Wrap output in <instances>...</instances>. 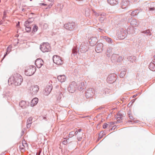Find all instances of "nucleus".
<instances>
[{
  "instance_id": "obj_1",
  "label": "nucleus",
  "mask_w": 155,
  "mask_h": 155,
  "mask_svg": "<svg viewBox=\"0 0 155 155\" xmlns=\"http://www.w3.org/2000/svg\"><path fill=\"white\" fill-rule=\"evenodd\" d=\"M12 80L13 82L11 84L13 83L15 85H19L21 84L23 81V79L22 77L19 74L16 73L14 74L13 77H10L8 79V82Z\"/></svg>"
},
{
  "instance_id": "obj_2",
  "label": "nucleus",
  "mask_w": 155,
  "mask_h": 155,
  "mask_svg": "<svg viewBox=\"0 0 155 155\" xmlns=\"http://www.w3.org/2000/svg\"><path fill=\"white\" fill-rule=\"evenodd\" d=\"M131 29V28H128L127 30V31L125 30H124L123 29L121 30L120 31H119L117 33V36L119 39H124L127 35V33H129L130 34V32H129V30ZM133 29V28H132Z\"/></svg>"
},
{
  "instance_id": "obj_3",
  "label": "nucleus",
  "mask_w": 155,
  "mask_h": 155,
  "mask_svg": "<svg viewBox=\"0 0 155 155\" xmlns=\"http://www.w3.org/2000/svg\"><path fill=\"white\" fill-rule=\"evenodd\" d=\"M36 68L33 65L30 66L26 68L25 70V74L27 76H31L35 72Z\"/></svg>"
},
{
  "instance_id": "obj_4",
  "label": "nucleus",
  "mask_w": 155,
  "mask_h": 155,
  "mask_svg": "<svg viewBox=\"0 0 155 155\" xmlns=\"http://www.w3.org/2000/svg\"><path fill=\"white\" fill-rule=\"evenodd\" d=\"M110 59L113 62H120L123 60L124 58L122 56H120L117 54H113L111 56Z\"/></svg>"
},
{
  "instance_id": "obj_5",
  "label": "nucleus",
  "mask_w": 155,
  "mask_h": 155,
  "mask_svg": "<svg viewBox=\"0 0 155 155\" xmlns=\"http://www.w3.org/2000/svg\"><path fill=\"white\" fill-rule=\"evenodd\" d=\"M40 49L43 52L50 51L51 47L48 43L44 42L40 45Z\"/></svg>"
},
{
  "instance_id": "obj_6",
  "label": "nucleus",
  "mask_w": 155,
  "mask_h": 155,
  "mask_svg": "<svg viewBox=\"0 0 155 155\" xmlns=\"http://www.w3.org/2000/svg\"><path fill=\"white\" fill-rule=\"evenodd\" d=\"M89 44L87 41L83 42L81 45L79 47V49L81 53H85L88 49Z\"/></svg>"
},
{
  "instance_id": "obj_7",
  "label": "nucleus",
  "mask_w": 155,
  "mask_h": 155,
  "mask_svg": "<svg viewBox=\"0 0 155 155\" xmlns=\"http://www.w3.org/2000/svg\"><path fill=\"white\" fill-rule=\"evenodd\" d=\"M77 88V85L76 83L73 81L71 83L68 88V91L71 93H74Z\"/></svg>"
},
{
  "instance_id": "obj_8",
  "label": "nucleus",
  "mask_w": 155,
  "mask_h": 155,
  "mask_svg": "<svg viewBox=\"0 0 155 155\" xmlns=\"http://www.w3.org/2000/svg\"><path fill=\"white\" fill-rule=\"evenodd\" d=\"M76 26V24L74 22L68 23L64 25V28L69 30H73Z\"/></svg>"
},
{
  "instance_id": "obj_9",
  "label": "nucleus",
  "mask_w": 155,
  "mask_h": 155,
  "mask_svg": "<svg viewBox=\"0 0 155 155\" xmlns=\"http://www.w3.org/2000/svg\"><path fill=\"white\" fill-rule=\"evenodd\" d=\"M53 60L54 62L57 65H61L63 63V61L60 57L57 55H54L53 56Z\"/></svg>"
},
{
  "instance_id": "obj_10",
  "label": "nucleus",
  "mask_w": 155,
  "mask_h": 155,
  "mask_svg": "<svg viewBox=\"0 0 155 155\" xmlns=\"http://www.w3.org/2000/svg\"><path fill=\"white\" fill-rule=\"evenodd\" d=\"M116 75L115 74H111L108 75L107 78V81L109 83H113L116 80Z\"/></svg>"
},
{
  "instance_id": "obj_11",
  "label": "nucleus",
  "mask_w": 155,
  "mask_h": 155,
  "mask_svg": "<svg viewBox=\"0 0 155 155\" xmlns=\"http://www.w3.org/2000/svg\"><path fill=\"white\" fill-rule=\"evenodd\" d=\"M94 90L91 88H89L85 93V96L87 98L91 97L94 94Z\"/></svg>"
},
{
  "instance_id": "obj_12",
  "label": "nucleus",
  "mask_w": 155,
  "mask_h": 155,
  "mask_svg": "<svg viewBox=\"0 0 155 155\" xmlns=\"http://www.w3.org/2000/svg\"><path fill=\"white\" fill-rule=\"evenodd\" d=\"M39 89V87L37 85L31 86L30 89L31 93L32 95L36 94L38 91Z\"/></svg>"
},
{
  "instance_id": "obj_13",
  "label": "nucleus",
  "mask_w": 155,
  "mask_h": 155,
  "mask_svg": "<svg viewBox=\"0 0 155 155\" xmlns=\"http://www.w3.org/2000/svg\"><path fill=\"white\" fill-rule=\"evenodd\" d=\"M52 89V86L51 84L47 85L45 89V94L46 95H48L50 93Z\"/></svg>"
},
{
  "instance_id": "obj_14",
  "label": "nucleus",
  "mask_w": 155,
  "mask_h": 155,
  "mask_svg": "<svg viewBox=\"0 0 155 155\" xmlns=\"http://www.w3.org/2000/svg\"><path fill=\"white\" fill-rule=\"evenodd\" d=\"M35 64L38 68H40L43 64V61L41 58L38 59L35 61Z\"/></svg>"
},
{
  "instance_id": "obj_15",
  "label": "nucleus",
  "mask_w": 155,
  "mask_h": 155,
  "mask_svg": "<svg viewBox=\"0 0 155 155\" xmlns=\"http://www.w3.org/2000/svg\"><path fill=\"white\" fill-rule=\"evenodd\" d=\"M98 39L96 37L91 38L89 40V43L91 46H94L95 45Z\"/></svg>"
},
{
  "instance_id": "obj_16",
  "label": "nucleus",
  "mask_w": 155,
  "mask_h": 155,
  "mask_svg": "<svg viewBox=\"0 0 155 155\" xmlns=\"http://www.w3.org/2000/svg\"><path fill=\"white\" fill-rule=\"evenodd\" d=\"M103 47V45L102 43H99L97 44L95 49L97 53L100 52L102 51Z\"/></svg>"
},
{
  "instance_id": "obj_17",
  "label": "nucleus",
  "mask_w": 155,
  "mask_h": 155,
  "mask_svg": "<svg viewBox=\"0 0 155 155\" xmlns=\"http://www.w3.org/2000/svg\"><path fill=\"white\" fill-rule=\"evenodd\" d=\"M129 4V2L128 0H122L120 4V7L122 8H125Z\"/></svg>"
},
{
  "instance_id": "obj_18",
  "label": "nucleus",
  "mask_w": 155,
  "mask_h": 155,
  "mask_svg": "<svg viewBox=\"0 0 155 155\" xmlns=\"http://www.w3.org/2000/svg\"><path fill=\"white\" fill-rule=\"evenodd\" d=\"M57 79L61 82L65 81L66 80V77L64 75H60L58 76Z\"/></svg>"
},
{
  "instance_id": "obj_19",
  "label": "nucleus",
  "mask_w": 155,
  "mask_h": 155,
  "mask_svg": "<svg viewBox=\"0 0 155 155\" xmlns=\"http://www.w3.org/2000/svg\"><path fill=\"white\" fill-rule=\"evenodd\" d=\"M101 38L105 39L106 40V41L109 43L111 44L113 42L112 40L110 38H108L106 36H101Z\"/></svg>"
},
{
  "instance_id": "obj_20",
  "label": "nucleus",
  "mask_w": 155,
  "mask_h": 155,
  "mask_svg": "<svg viewBox=\"0 0 155 155\" xmlns=\"http://www.w3.org/2000/svg\"><path fill=\"white\" fill-rule=\"evenodd\" d=\"M38 99L37 98H33L31 101V105L32 107L34 106L38 103Z\"/></svg>"
},
{
  "instance_id": "obj_21",
  "label": "nucleus",
  "mask_w": 155,
  "mask_h": 155,
  "mask_svg": "<svg viewBox=\"0 0 155 155\" xmlns=\"http://www.w3.org/2000/svg\"><path fill=\"white\" fill-rule=\"evenodd\" d=\"M128 21L130 22L131 25L133 26H136L138 25V24L137 20L135 19H133L131 21H130V20H129Z\"/></svg>"
},
{
  "instance_id": "obj_22",
  "label": "nucleus",
  "mask_w": 155,
  "mask_h": 155,
  "mask_svg": "<svg viewBox=\"0 0 155 155\" xmlns=\"http://www.w3.org/2000/svg\"><path fill=\"white\" fill-rule=\"evenodd\" d=\"M85 86V84L84 82H81L79 84L78 89L80 91H82L84 88Z\"/></svg>"
},
{
  "instance_id": "obj_23",
  "label": "nucleus",
  "mask_w": 155,
  "mask_h": 155,
  "mask_svg": "<svg viewBox=\"0 0 155 155\" xmlns=\"http://www.w3.org/2000/svg\"><path fill=\"white\" fill-rule=\"evenodd\" d=\"M123 118V116L122 114L120 113H118L117 114V122L118 123H120L121 122V120Z\"/></svg>"
},
{
  "instance_id": "obj_24",
  "label": "nucleus",
  "mask_w": 155,
  "mask_h": 155,
  "mask_svg": "<svg viewBox=\"0 0 155 155\" xmlns=\"http://www.w3.org/2000/svg\"><path fill=\"white\" fill-rule=\"evenodd\" d=\"M19 105L22 108H25L26 107L27 104L26 102L24 101H21L19 103Z\"/></svg>"
},
{
  "instance_id": "obj_25",
  "label": "nucleus",
  "mask_w": 155,
  "mask_h": 155,
  "mask_svg": "<svg viewBox=\"0 0 155 155\" xmlns=\"http://www.w3.org/2000/svg\"><path fill=\"white\" fill-rule=\"evenodd\" d=\"M127 59L129 61L132 62H133L136 60V57L134 56H130L128 57Z\"/></svg>"
},
{
  "instance_id": "obj_26",
  "label": "nucleus",
  "mask_w": 155,
  "mask_h": 155,
  "mask_svg": "<svg viewBox=\"0 0 155 155\" xmlns=\"http://www.w3.org/2000/svg\"><path fill=\"white\" fill-rule=\"evenodd\" d=\"M150 69L152 71H155V64L153 63H150L149 66Z\"/></svg>"
},
{
  "instance_id": "obj_27",
  "label": "nucleus",
  "mask_w": 155,
  "mask_h": 155,
  "mask_svg": "<svg viewBox=\"0 0 155 155\" xmlns=\"http://www.w3.org/2000/svg\"><path fill=\"white\" fill-rule=\"evenodd\" d=\"M11 46L10 45L8 46L6 49V52L5 54L4 57L3 58V59L5 57V56L10 52L11 50Z\"/></svg>"
},
{
  "instance_id": "obj_28",
  "label": "nucleus",
  "mask_w": 155,
  "mask_h": 155,
  "mask_svg": "<svg viewBox=\"0 0 155 155\" xmlns=\"http://www.w3.org/2000/svg\"><path fill=\"white\" fill-rule=\"evenodd\" d=\"M107 2L111 5H116L117 3L116 0H107Z\"/></svg>"
},
{
  "instance_id": "obj_29",
  "label": "nucleus",
  "mask_w": 155,
  "mask_h": 155,
  "mask_svg": "<svg viewBox=\"0 0 155 155\" xmlns=\"http://www.w3.org/2000/svg\"><path fill=\"white\" fill-rule=\"evenodd\" d=\"M61 91H60V93H59V94L58 95H59V96H58L57 97V100H60L61 97H62V96L63 95V92L64 91V89H62L61 90Z\"/></svg>"
},
{
  "instance_id": "obj_30",
  "label": "nucleus",
  "mask_w": 155,
  "mask_h": 155,
  "mask_svg": "<svg viewBox=\"0 0 155 155\" xmlns=\"http://www.w3.org/2000/svg\"><path fill=\"white\" fill-rule=\"evenodd\" d=\"M141 33L146 34L147 35H151V33L150 32V31L149 29L144 31H142Z\"/></svg>"
},
{
  "instance_id": "obj_31",
  "label": "nucleus",
  "mask_w": 155,
  "mask_h": 155,
  "mask_svg": "<svg viewBox=\"0 0 155 155\" xmlns=\"http://www.w3.org/2000/svg\"><path fill=\"white\" fill-rule=\"evenodd\" d=\"M112 48L111 47H109L107 48V56H109L111 52Z\"/></svg>"
},
{
  "instance_id": "obj_32",
  "label": "nucleus",
  "mask_w": 155,
  "mask_h": 155,
  "mask_svg": "<svg viewBox=\"0 0 155 155\" xmlns=\"http://www.w3.org/2000/svg\"><path fill=\"white\" fill-rule=\"evenodd\" d=\"M139 13V12H138V10H136L132 11L130 14V15L133 16H134L136 15L137 14H138Z\"/></svg>"
},
{
  "instance_id": "obj_33",
  "label": "nucleus",
  "mask_w": 155,
  "mask_h": 155,
  "mask_svg": "<svg viewBox=\"0 0 155 155\" xmlns=\"http://www.w3.org/2000/svg\"><path fill=\"white\" fill-rule=\"evenodd\" d=\"M48 1L51 2V3L49 4L48 7L46 8V9H47L48 8H50L54 4V0H48Z\"/></svg>"
},
{
  "instance_id": "obj_34",
  "label": "nucleus",
  "mask_w": 155,
  "mask_h": 155,
  "mask_svg": "<svg viewBox=\"0 0 155 155\" xmlns=\"http://www.w3.org/2000/svg\"><path fill=\"white\" fill-rule=\"evenodd\" d=\"M126 74V72L125 71H121L120 74V78H123L124 76Z\"/></svg>"
},
{
  "instance_id": "obj_35",
  "label": "nucleus",
  "mask_w": 155,
  "mask_h": 155,
  "mask_svg": "<svg viewBox=\"0 0 155 155\" xmlns=\"http://www.w3.org/2000/svg\"><path fill=\"white\" fill-rule=\"evenodd\" d=\"M25 26V30L27 32H28L30 31L31 28L30 25Z\"/></svg>"
},
{
  "instance_id": "obj_36",
  "label": "nucleus",
  "mask_w": 155,
  "mask_h": 155,
  "mask_svg": "<svg viewBox=\"0 0 155 155\" xmlns=\"http://www.w3.org/2000/svg\"><path fill=\"white\" fill-rule=\"evenodd\" d=\"M21 151H24L25 150V147L23 146V143H22L21 145H20L19 147Z\"/></svg>"
},
{
  "instance_id": "obj_37",
  "label": "nucleus",
  "mask_w": 155,
  "mask_h": 155,
  "mask_svg": "<svg viewBox=\"0 0 155 155\" xmlns=\"http://www.w3.org/2000/svg\"><path fill=\"white\" fill-rule=\"evenodd\" d=\"M90 10L88 9L87 8L85 10V14L86 15H90Z\"/></svg>"
},
{
  "instance_id": "obj_38",
  "label": "nucleus",
  "mask_w": 155,
  "mask_h": 155,
  "mask_svg": "<svg viewBox=\"0 0 155 155\" xmlns=\"http://www.w3.org/2000/svg\"><path fill=\"white\" fill-rule=\"evenodd\" d=\"M74 131H72L70 132L69 134V137H72L74 135Z\"/></svg>"
},
{
  "instance_id": "obj_39",
  "label": "nucleus",
  "mask_w": 155,
  "mask_h": 155,
  "mask_svg": "<svg viewBox=\"0 0 155 155\" xmlns=\"http://www.w3.org/2000/svg\"><path fill=\"white\" fill-rule=\"evenodd\" d=\"M32 118L31 117H29L27 121V123H28L29 124L32 123Z\"/></svg>"
},
{
  "instance_id": "obj_40",
  "label": "nucleus",
  "mask_w": 155,
  "mask_h": 155,
  "mask_svg": "<svg viewBox=\"0 0 155 155\" xmlns=\"http://www.w3.org/2000/svg\"><path fill=\"white\" fill-rule=\"evenodd\" d=\"M38 28V27L36 25H35L33 28V31L34 32H35L37 31Z\"/></svg>"
},
{
  "instance_id": "obj_41",
  "label": "nucleus",
  "mask_w": 155,
  "mask_h": 155,
  "mask_svg": "<svg viewBox=\"0 0 155 155\" xmlns=\"http://www.w3.org/2000/svg\"><path fill=\"white\" fill-rule=\"evenodd\" d=\"M128 116L129 117L130 119L132 120L134 119V118L131 114H128Z\"/></svg>"
},
{
  "instance_id": "obj_42",
  "label": "nucleus",
  "mask_w": 155,
  "mask_h": 155,
  "mask_svg": "<svg viewBox=\"0 0 155 155\" xmlns=\"http://www.w3.org/2000/svg\"><path fill=\"white\" fill-rule=\"evenodd\" d=\"M30 24V22H29V20H28L26 21L25 23V26L29 25Z\"/></svg>"
},
{
  "instance_id": "obj_43",
  "label": "nucleus",
  "mask_w": 155,
  "mask_h": 155,
  "mask_svg": "<svg viewBox=\"0 0 155 155\" xmlns=\"http://www.w3.org/2000/svg\"><path fill=\"white\" fill-rule=\"evenodd\" d=\"M114 122H110L108 124L109 127H110L113 125H114Z\"/></svg>"
},
{
  "instance_id": "obj_44",
  "label": "nucleus",
  "mask_w": 155,
  "mask_h": 155,
  "mask_svg": "<svg viewBox=\"0 0 155 155\" xmlns=\"http://www.w3.org/2000/svg\"><path fill=\"white\" fill-rule=\"evenodd\" d=\"M108 126H109L108 124L107 123H105L104 124V125L103 126V128L104 129H105V128H107V127Z\"/></svg>"
},
{
  "instance_id": "obj_45",
  "label": "nucleus",
  "mask_w": 155,
  "mask_h": 155,
  "mask_svg": "<svg viewBox=\"0 0 155 155\" xmlns=\"http://www.w3.org/2000/svg\"><path fill=\"white\" fill-rule=\"evenodd\" d=\"M103 133L102 132H101L99 134V138L101 139L102 138V135L103 134Z\"/></svg>"
},
{
  "instance_id": "obj_46",
  "label": "nucleus",
  "mask_w": 155,
  "mask_h": 155,
  "mask_svg": "<svg viewBox=\"0 0 155 155\" xmlns=\"http://www.w3.org/2000/svg\"><path fill=\"white\" fill-rule=\"evenodd\" d=\"M94 15L96 16H98L99 15H100V14L99 13H98L95 12H94Z\"/></svg>"
},
{
  "instance_id": "obj_47",
  "label": "nucleus",
  "mask_w": 155,
  "mask_h": 155,
  "mask_svg": "<svg viewBox=\"0 0 155 155\" xmlns=\"http://www.w3.org/2000/svg\"><path fill=\"white\" fill-rule=\"evenodd\" d=\"M31 124H29L28 123H27V128H28L30 127L31 126Z\"/></svg>"
},
{
  "instance_id": "obj_48",
  "label": "nucleus",
  "mask_w": 155,
  "mask_h": 155,
  "mask_svg": "<svg viewBox=\"0 0 155 155\" xmlns=\"http://www.w3.org/2000/svg\"><path fill=\"white\" fill-rule=\"evenodd\" d=\"M63 144L64 145H66L67 143V140H64L62 142Z\"/></svg>"
},
{
  "instance_id": "obj_49",
  "label": "nucleus",
  "mask_w": 155,
  "mask_h": 155,
  "mask_svg": "<svg viewBox=\"0 0 155 155\" xmlns=\"http://www.w3.org/2000/svg\"><path fill=\"white\" fill-rule=\"evenodd\" d=\"M155 8L154 7L150 8H149V10L150 11H154Z\"/></svg>"
},
{
  "instance_id": "obj_50",
  "label": "nucleus",
  "mask_w": 155,
  "mask_h": 155,
  "mask_svg": "<svg viewBox=\"0 0 155 155\" xmlns=\"http://www.w3.org/2000/svg\"><path fill=\"white\" fill-rule=\"evenodd\" d=\"M105 15H106V14L104 13H103L102 14H100V15H101V16H103L104 17V16H105Z\"/></svg>"
},
{
  "instance_id": "obj_51",
  "label": "nucleus",
  "mask_w": 155,
  "mask_h": 155,
  "mask_svg": "<svg viewBox=\"0 0 155 155\" xmlns=\"http://www.w3.org/2000/svg\"><path fill=\"white\" fill-rule=\"evenodd\" d=\"M29 22H30V24L32 22L33 20V19L32 18H29Z\"/></svg>"
},
{
  "instance_id": "obj_52",
  "label": "nucleus",
  "mask_w": 155,
  "mask_h": 155,
  "mask_svg": "<svg viewBox=\"0 0 155 155\" xmlns=\"http://www.w3.org/2000/svg\"><path fill=\"white\" fill-rule=\"evenodd\" d=\"M104 19V17H101L100 18V20L101 21H103Z\"/></svg>"
},
{
  "instance_id": "obj_53",
  "label": "nucleus",
  "mask_w": 155,
  "mask_h": 155,
  "mask_svg": "<svg viewBox=\"0 0 155 155\" xmlns=\"http://www.w3.org/2000/svg\"><path fill=\"white\" fill-rule=\"evenodd\" d=\"M41 4L43 5H44V6H46L47 5V4H45V3H41Z\"/></svg>"
},
{
  "instance_id": "obj_54",
  "label": "nucleus",
  "mask_w": 155,
  "mask_h": 155,
  "mask_svg": "<svg viewBox=\"0 0 155 155\" xmlns=\"http://www.w3.org/2000/svg\"><path fill=\"white\" fill-rule=\"evenodd\" d=\"M74 133H74V134H75V135H77L78 133V131L77 130H76L75 132H74Z\"/></svg>"
},
{
  "instance_id": "obj_55",
  "label": "nucleus",
  "mask_w": 155,
  "mask_h": 155,
  "mask_svg": "<svg viewBox=\"0 0 155 155\" xmlns=\"http://www.w3.org/2000/svg\"><path fill=\"white\" fill-rule=\"evenodd\" d=\"M150 63H153V64H155V60H153Z\"/></svg>"
},
{
  "instance_id": "obj_56",
  "label": "nucleus",
  "mask_w": 155,
  "mask_h": 155,
  "mask_svg": "<svg viewBox=\"0 0 155 155\" xmlns=\"http://www.w3.org/2000/svg\"><path fill=\"white\" fill-rule=\"evenodd\" d=\"M27 144L26 143H25L24 144H23V146L24 147H27Z\"/></svg>"
},
{
  "instance_id": "obj_57",
  "label": "nucleus",
  "mask_w": 155,
  "mask_h": 155,
  "mask_svg": "<svg viewBox=\"0 0 155 155\" xmlns=\"http://www.w3.org/2000/svg\"><path fill=\"white\" fill-rule=\"evenodd\" d=\"M77 130L78 131V132H80L81 131V129H79Z\"/></svg>"
},
{
  "instance_id": "obj_58",
  "label": "nucleus",
  "mask_w": 155,
  "mask_h": 155,
  "mask_svg": "<svg viewBox=\"0 0 155 155\" xmlns=\"http://www.w3.org/2000/svg\"><path fill=\"white\" fill-rule=\"evenodd\" d=\"M137 94L134 95L133 96V98H134V97H136V96H137Z\"/></svg>"
},
{
  "instance_id": "obj_59",
  "label": "nucleus",
  "mask_w": 155,
  "mask_h": 155,
  "mask_svg": "<svg viewBox=\"0 0 155 155\" xmlns=\"http://www.w3.org/2000/svg\"><path fill=\"white\" fill-rule=\"evenodd\" d=\"M19 22H18V24H17V26H19Z\"/></svg>"
},
{
  "instance_id": "obj_60",
  "label": "nucleus",
  "mask_w": 155,
  "mask_h": 155,
  "mask_svg": "<svg viewBox=\"0 0 155 155\" xmlns=\"http://www.w3.org/2000/svg\"><path fill=\"white\" fill-rule=\"evenodd\" d=\"M154 59L155 60V55L153 56Z\"/></svg>"
},
{
  "instance_id": "obj_61",
  "label": "nucleus",
  "mask_w": 155,
  "mask_h": 155,
  "mask_svg": "<svg viewBox=\"0 0 155 155\" xmlns=\"http://www.w3.org/2000/svg\"><path fill=\"white\" fill-rule=\"evenodd\" d=\"M135 100V99H134L133 100H132V101H133V103L134 101Z\"/></svg>"
},
{
  "instance_id": "obj_62",
  "label": "nucleus",
  "mask_w": 155,
  "mask_h": 155,
  "mask_svg": "<svg viewBox=\"0 0 155 155\" xmlns=\"http://www.w3.org/2000/svg\"><path fill=\"white\" fill-rule=\"evenodd\" d=\"M43 119L45 120L46 119V117H43Z\"/></svg>"
},
{
  "instance_id": "obj_63",
  "label": "nucleus",
  "mask_w": 155,
  "mask_h": 155,
  "mask_svg": "<svg viewBox=\"0 0 155 155\" xmlns=\"http://www.w3.org/2000/svg\"><path fill=\"white\" fill-rule=\"evenodd\" d=\"M24 10H25V9H24V8H23V9H22V11H24Z\"/></svg>"
},
{
  "instance_id": "obj_64",
  "label": "nucleus",
  "mask_w": 155,
  "mask_h": 155,
  "mask_svg": "<svg viewBox=\"0 0 155 155\" xmlns=\"http://www.w3.org/2000/svg\"><path fill=\"white\" fill-rule=\"evenodd\" d=\"M132 122V121L131 120H129L128 121V122Z\"/></svg>"
}]
</instances>
